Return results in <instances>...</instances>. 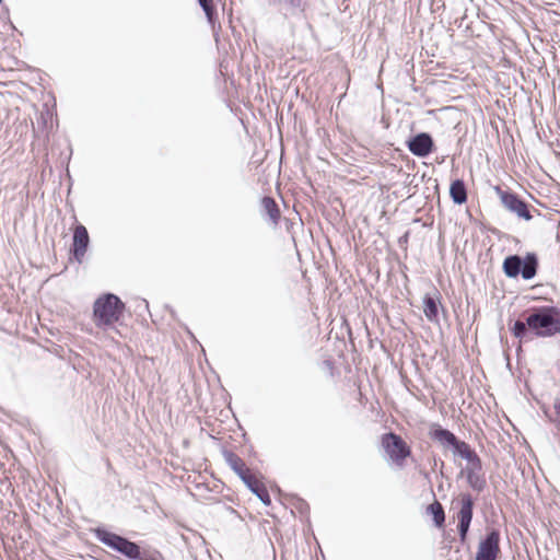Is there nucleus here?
Segmentation results:
<instances>
[{
  "label": "nucleus",
  "mask_w": 560,
  "mask_h": 560,
  "mask_svg": "<svg viewBox=\"0 0 560 560\" xmlns=\"http://www.w3.org/2000/svg\"><path fill=\"white\" fill-rule=\"evenodd\" d=\"M429 436L446 450H450L454 457L467 462L458 477L465 476L467 485L476 492H482L487 487V479L483 474V464L476 450L469 443L460 440L451 430L439 423H432L429 429Z\"/></svg>",
  "instance_id": "f257e3e1"
},
{
  "label": "nucleus",
  "mask_w": 560,
  "mask_h": 560,
  "mask_svg": "<svg viewBox=\"0 0 560 560\" xmlns=\"http://www.w3.org/2000/svg\"><path fill=\"white\" fill-rule=\"evenodd\" d=\"M522 315L523 319L509 320L512 336L521 342L560 335V308L558 306L535 305L524 311Z\"/></svg>",
  "instance_id": "f03ea898"
},
{
  "label": "nucleus",
  "mask_w": 560,
  "mask_h": 560,
  "mask_svg": "<svg viewBox=\"0 0 560 560\" xmlns=\"http://www.w3.org/2000/svg\"><path fill=\"white\" fill-rule=\"evenodd\" d=\"M94 537L104 546L124 556L128 560H165L163 553L143 541H135L126 536L100 525L92 529Z\"/></svg>",
  "instance_id": "7ed1b4c3"
},
{
  "label": "nucleus",
  "mask_w": 560,
  "mask_h": 560,
  "mask_svg": "<svg viewBox=\"0 0 560 560\" xmlns=\"http://www.w3.org/2000/svg\"><path fill=\"white\" fill-rule=\"evenodd\" d=\"M221 454L229 467L238 476L246 488L255 494L264 505H271V498L265 483L256 479L244 460L234 452L223 447Z\"/></svg>",
  "instance_id": "20e7f679"
},
{
  "label": "nucleus",
  "mask_w": 560,
  "mask_h": 560,
  "mask_svg": "<svg viewBox=\"0 0 560 560\" xmlns=\"http://www.w3.org/2000/svg\"><path fill=\"white\" fill-rule=\"evenodd\" d=\"M538 270L539 257L535 252H526L524 255L510 254L502 262V272L509 279L522 278L530 281L537 276Z\"/></svg>",
  "instance_id": "39448f33"
},
{
  "label": "nucleus",
  "mask_w": 560,
  "mask_h": 560,
  "mask_svg": "<svg viewBox=\"0 0 560 560\" xmlns=\"http://www.w3.org/2000/svg\"><path fill=\"white\" fill-rule=\"evenodd\" d=\"M125 303L114 293H104L97 298L93 305V322L98 328L113 327L121 319Z\"/></svg>",
  "instance_id": "423d86ee"
},
{
  "label": "nucleus",
  "mask_w": 560,
  "mask_h": 560,
  "mask_svg": "<svg viewBox=\"0 0 560 560\" xmlns=\"http://www.w3.org/2000/svg\"><path fill=\"white\" fill-rule=\"evenodd\" d=\"M501 205L518 219L530 221L533 219L532 206L511 188L503 189L501 186L493 187Z\"/></svg>",
  "instance_id": "0eeeda50"
},
{
  "label": "nucleus",
  "mask_w": 560,
  "mask_h": 560,
  "mask_svg": "<svg viewBox=\"0 0 560 560\" xmlns=\"http://www.w3.org/2000/svg\"><path fill=\"white\" fill-rule=\"evenodd\" d=\"M381 443L389 459L398 466H402L411 455V448L407 442L393 431L384 433Z\"/></svg>",
  "instance_id": "6e6552de"
},
{
  "label": "nucleus",
  "mask_w": 560,
  "mask_h": 560,
  "mask_svg": "<svg viewBox=\"0 0 560 560\" xmlns=\"http://www.w3.org/2000/svg\"><path fill=\"white\" fill-rule=\"evenodd\" d=\"M475 499L469 492H463L459 495V509L456 513L457 533L462 545L468 539L470 525L474 517Z\"/></svg>",
  "instance_id": "1a4fd4ad"
},
{
  "label": "nucleus",
  "mask_w": 560,
  "mask_h": 560,
  "mask_svg": "<svg viewBox=\"0 0 560 560\" xmlns=\"http://www.w3.org/2000/svg\"><path fill=\"white\" fill-rule=\"evenodd\" d=\"M501 533L495 527H487L486 534L480 538L475 560H497L501 556Z\"/></svg>",
  "instance_id": "9d476101"
},
{
  "label": "nucleus",
  "mask_w": 560,
  "mask_h": 560,
  "mask_svg": "<svg viewBox=\"0 0 560 560\" xmlns=\"http://www.w3.org/2000/svg\"><path fill=\"white\" fill-rule=\"evenodd\" d=\"M408 151L419 158L425 159L436 151L435 141L428 131L411 133L405 141Z\"/></svg>",
  "instance_id": "9b49d317"
},
{
  "label": "nucleus",
  "mask_w": 560,
  "mask_h": 560,
  "mask_svg": "<svg viewBox=\"0 0 560 560\" xmlns=\"http://www.w3.org/2000/svg\"><path fill=\"white\" fill-rule=\"evenodd\" d=\"M90 245L91 238L88 229L82 223L77 222L72 230V242L69 247V261H75L81 265Z\"/></svg>",
  "instance_id": "f8f14e48"
},
{
  "label": "nucleus",
  "mask_w": 560,
  "mask_h": 560,
  "mask_svg": "<svg viewBox=\"0 0 560 560\" xmlns=\"http://www.w3.org/2000/svg\"><path fill=\"white\" fill-rule=\"evenodd\" d=\"M441 299L442 295L436 288L427 292L422 298L423 314L432 324H440V308L444 310Z\"/></svg>",
  "instance_id": "ddd939ff"
},
{
  "label": "nucleus",
  "mask_w": 560,
  "mask_h": 560,
  "mask_svg": "<svg viewBox=\"0 0 560 560\" xmlns=\"http://www.w3.org/2000/svg\"><path fill=\"white\" fill-rule=\"evenodd\" d=\"M450 198L454 205L462 206L468 200L466 183L463 178H455L450 184Z\"/></svg>",
  "instance_id": "4468645a"
},
{
  "label": "nucleus",
  "mask_w": 560,
  "mask_h": 560,
  "mask_svg": "<svg viewBox=\"0 0 560 560\" xmlns=\"http://www.w3.org/2000/svg\"><path fill=\"white\" fill-rule=\"evenodd\" d=\"M260 202L262 207L261 215L264 218H268L271 223L278 224L281 219V211L275 198L271 196H264Z\"/></svg>",
  "instance_id": "2eb2a0df"
},
{
  "label": "nucleus",
  "mask_w": 560,
  "mask_h": 560,
  "mask_svg": "<svg viewBox=\"0 0 560 560\" xmlns=\"http://www.w3.org/2000/svg\"><path fill=\"white\" fill-rule=\"evenodd\" d=\"M427 514L431 516L433 525L441 529L445 526V511L443 505L434 499L432 503L427 506Z\"/></svg>",
  "instance_id": "dca6fc26"
},
{
  "label": "nucleus",
  "mask_w": 560,
  "mask_h": 560,
  "mask_svg": "<svg viewBox=\"0 0 560 560\" xmlns=\"http://www.w3.org/2000/svg\"><path fill=\"white\" fill-rule=\"evenodd\" d=\"M288 500H289V503L291 504V506L299 512L301 517H303L302 521L307 523V526L311 528L312 524H311V518H310V511H311L310 504L303 498L299 497L298 494L288 495Z\"/></svg>",
  "instance_id": "f3484780"
},
{
  "label": "nucleus",
  "mask_w": 560,
  "mask_h": 560,
  "mask_svg": "<svg viewBox=\"0 0 560 560\" xmlns=\"http://www.w3.org/2000/svg\"><path fill=\"white\" fill-rule=\"evenodd\" d=\"M198 3L205 12L208 23L214 30L215 23L218 22V10L213 0H198Z\"/></svg>",
  "instance_id": "a211bd4d"
},
{
  "label": "nucleus",
  "mask_w": 560,
  "mask_h": 560,
  "mask_svg": "<svg viewBox=\"0 0 560 560\" xmlns=\"http://www.w3.org/2000/svg\"><path fill=\"white\" fill-rule=\"evenodd\" d=\"M275 4H279L287 9L291 14L302 13L305 11V0H269Z\"/></svg>",
  "instance_id": "6ab92c4d"
},
{
  "label": "nucleus",
  "mask_w": 560,
  "mask_h": 560,
  "mask_svg": "<svg viewBox=\"0 0 560 560\" xmlns=\"http://www.w3.org/2000/svg\"><path fill=\"white\" fill-rule=\"evenodd\" d=\"M71 154H72V151H70V154L68 155V158L66 159V175L68 177V180H69V188H68V191L70 192L71 190V187H72V177L70 175V171H69V167H68V164H69V161L71 159Z\"/></svg>",
  "instance_id": "aec40b11"
},
{
  "label": "nucleus",
  "mask_w": 560,
  "mask_h": 560,
  "mask_svg": "<svg viewBox=\"0 0 560 560\" xmlns=\"http://www.w3.org/2000/svg\"><path fill=\"white\" fill-rule=\"evenodd\" d=\"M408 240H409V231L405 232L404 235H401L399 238H398V245L399 247H405L408 243Z\"/></svg>",
  "instance_id": "412c9836"
},
{
  "label": "nucleus",
  "mask_w": 560,
  "mask_h": 560,
  "mask_svg": "<svg viewBox=\"0 0 560 560\" xmlns=\"http://www.w3.org/2000/svg\"><path fill=\"white\" fill-rule=\"evenodd\" d=\"M270 489H271L272 492H275V493H277L279 495L283 494L282 490L280 489V487L277 483L271 485Z\"/></svg>",
  "instance_id": "4be33fe9"
},
{
  "label": "nucleus",
  "mask_w": 560,
  "mask_h": 560,
  "mask_svg": "<svg viewBox=\"0 0 560 560\" xmlns=\"http://www.w3.org/2000/svg\"><path fill=\"white\" fill-rule=\"evenodd\" d=\"M37 124L42 125L43 128H46L47 126V118L42 114L39 118H37Z\"/></svg>",
  "instance_id": "5701e85b"
},
{
  "label": "nucleus",
  "mask_w": 560,
  "mask_h": 560,
  "mask_svg": "<svg viewBox=\"0 0 560 560\" xmlns=\"http://www.w3.org/2000/svg\"><path fill=\"white\" fill-rule=\"evenodd\" d=\"M555 412L560 417V399H557L553 404Z\"/></svg>",
  "instance_id": "b1692460"
},
{
  "label": "nucleus",
  "mask_w": 560,
  "mask_h": 560,
  "mask_svg": "<svg viewBox=\"0 0 560 560\" xmlns=\"http://www.w3.org/2000/svg\"><path fill=\"white\" fill-rule=\"evenodd\" d=\"M423 478L429 482L431 483V477H430V474L428 471H421Z\"/></svg>",
  "instance_id": "393cba45"
},
{
  "label": "nucleus",
  "mask_w": 560,
  "mask_h": 560,
  "mask_svg": "<svg viewBox=\"0 0 560 560\" xmlns=\"http://www.w3.org/2000/svg\"><path fill=\"white\" fill-rule=\"evenodd\" d=\"M465 18H466V16H463V18L460 19V22H459V23H458V25H457L458 27H462V25L464 24V20H465Z\"/></svg>",
  "instance_id": "a878e982"
},
{
  "label": "nucleus",
  "mask_w": 560,
  "mask_h": 560,
  "mask_svg": "<svg viewBox=\"0 0 560 560\" xmlns=\"http://www.w3.org/2000/svg\"><path fill=\"white\" fill-rule=\"evenodd\" d=\"M142 302L144 303L145 308L148 310V308H149V303H148V301L143 299V300H142Z\"/></svg>",
  "instance_id": "bb28decb"
},
{
  "label": "nucleus",
  "mask_w": 560,
  "mask_h": 560,
  "mask_svg": "<svg viewBox=\"0 0 560 560\" xmlns=\"http://www.w3.org/2000/svg\"><path fill=\"white\" fill-rule=\"evenodd\" d=\"M3 0H0V4L2 3Z\"/></svg>",
  "instance_id": "cd10ccee"
}]
</instances>
